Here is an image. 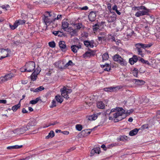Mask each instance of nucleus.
<instances>
[{
    "mask_svg": "<svg viewBox=\"0 0 160 160\" xmlns=\"http://www.w3.org/2000/svg\"><path fill=\"white\" fill-rule=\"evenodd\" d=\"M125 110L122 108L117 107L111 109L109 113V119L113 120L114 122H117L122 120L126 117Z\"/></svg>",
    "mask_w": 160,
    "mask_h": 160,
    "instance_id": "nucleus-1",
    "label": "nucleus"
},
{
    "mask_svg": "<svg viewBox=\"0 0 160 160\" xmlns=\"http://www.w3.org/2000/svg\"><path fill=\"white\" fill-rule=\"evenodd\" d=\"M152 44L149 43L148 44H143L141 43H138L135 44L136 50L137 52L138 55H140L141 57H144L145 54L143 53V49H145L147 48L151 47Z\"/></svg>",
    "mask_w": 160,
    "mask_h": 160,
    "instance_id": "nucleus-2",
    "label": "nucleus"
},
{
    "mask_svg": "<svg viewBox=\"0 0 160 160\" xmlns=\"http://www.w3.org/2000/svg\"><path fill=\"white\" fill-rule=\"evenodd\" d=\"M51 12L46 11L45 12V15L42 18L43 22L46 25V29L48 26L52 23L53 24L55 21V19L50 18L52 15L51 14Z\"/></svg>",
    "mask_w": 160,
    "mask_h": 160,
    "instance_id": "nucleus-3",
    "label": "nucleus"
},
{
    "mask_svg": "<svg viewBox=\"0 0 160 160\" xmlns=\"http://www.w3.org/2000/svg\"><path fill=\"white\" fill-rule=\"evenodd\" d=\"M10 52V50L8 48L6 49H0V60L9 57Z\"/></svg>",
    "mask_w": 160,
    "mask_h": 160,
    "instance_id": "nucleus-4",
    "label": "nucleus"
},
{
    "mask_svg": "<svg viewBox=\"0 0 160 160\" xmlns=\"http://www.w3.org/2000/svg\"><path fill=\"white\" fill-rule=\"evenodd\" d=\"M25 67L27 72H31L35 70V64L34 62L29 61L27 62Z\"/></svg>",
    "mask_w": 160,
    "mask_h": 160,
    "instance_id": "nucleus-5",
    "label": "nucleus"
},
{
    "mask_svg": "<svg viewBox=\"0 0 160 160\" xmlns=\"http://www.w3.org/2000/svg\"><path fill=\"white\" fill-rule=\"evenodd\" d=\"M60 92L62 97L68 99L69 98L68 94L72 92V90L64 86L63 88L60 89Z\"/></svg>",
    "mask_w": 160,
    "mask_h": 160,
    "instance_id": "nucleus-6",
    "label": "nucleus"
},
{
    "mask_svg": "<svg viewBox=\"0 0 160 160\" xmlns=\"http://www.w3.org/2000/svg\"><path fill=\"white\" fill-rule=\"evenodd\" d=\"M14 77V74L12 73L6 74L4 76L0 77V84L9 80Z\"/></svg>",
    "mask_w": 160,
    "mask_h": 160,
    "instance_id": "nucleus-7",
    "label": "nucleus"
},
{
    "mask_svg": "<svg viewBox=\"0 0 160 160\" xmlns=\"http://www.w3.org/2000/svg\"><path fill=\"white\" fill-rule=\"evenodd\" d=\"M83 43L87 48H93L94 46L95 42L93 40H92L91 41L85 40L83 41Z\"/></svg>",
    "mask_w": 160,
    "mask_h": 160,
    "instance_id": "nucleus-8",
    "label": "nucleus"
},
{
    "mask_svg": "<svg viewBox=\"0 0 160 160\" xmlns=\"http://www.w3.org/2000/svg\"><path fill=\"white\" fill-rule=\"evenodd\" d=\"M59 46L62 51L63 52H66L68 49L65 42L64 41H60L59 42Z\"/></svg>",
    "mask_w": 160,
    "mask_h": 160,
    "instance_id": "nucleus-9",
    "label": "nucleus"
},
{
    "mask_svg": "<svg viewBox=\"0 0 160 160\" xmlns=\"http://www.w3.org/2000/svg\"><path fill=\"white\" fill-rule=\"evenodd\" d=\"M91 132V131H81L78 134V136L80 138H83L88 136Z\"/></svg>",
    "mask_w": 160,
    "mask_h": 160,
    "instance_id": "nucleus-10",
    "label": "nucleus"
},
{
    "mask_svg": "<svg viewBox=\"0 0 160 160\" xmlns=\"http://www.w3.org/2000/svg\"><path fill=\"white\" fill-rule=\"evenodd\" d=\"M96 12L93 11L90 12L88 16V18L89 20L91 22H93L96 19Z\"/></svg>",
    "mask_w": 160,
    "mask_h": 160,
    "instance_id": "nucleus-11",
    "label": "nucleus"
},
{
    "mask_svg": "<svg viewBox=\"0 0 160 160\" xmlns=\"http://www.w3.org/2000/svg\"><path fill=\"white\" fill-rule=\"evenodd\" d=\"M81 45L79 44L78 45H74L71 46V48L73 52L76 53L79 49L81 48Z\"/></svg>",
    "mask_w": 160,
    "mask_h": 160,
    "instance_id": "nucleus-12",
    "label": "nucleus"
},
{
    "mask_svg": "<svg viewBox=\"0 0 160 160\" xmlns=\"http://www.w3.org/2000/svg\"><path fill=\"white\" fill-rule=\"evenodd\" d=\"M95 55V52L93 51L90 52H87L83 54V57L84 58H86L88 57H90L93 56Z\"/></svg>",
    "mask_w": 160,
    "mask_h": 160,
    "instance_id": "nucleus-13",
    "label": "nucleus"
},
{
    "mask_svg": "<svg viewBox=\"0 0 160 160\" xmlns=\"http://www.w3.org/2000/svg\"><path fill=\"white\" fill-rule=\"evenodd\" d=\"M148 11H139L137 12L135 14V16L138 17H139L140 16H143L144 15H147L148 13Z\"/></svg>",
    "mask_w": 160,
    "mask_h": 160,
    "instance_id": "nucleus-14",
    "label": "nucleus"
},
{
    "mask_svg": "<svg viewBox=\"0 0 160 160\" xmlns=\"http://www.w3.org/2000/svg\"><path fill=\"white\" fill-rule=\"evenodd\" d=\"M25 132V131H10V133L12 136L20 135Z\"/></svg>",
    "mask_w": 160,
    "mask_h": 160,
    "instance_id": "nucleus-15",
    "label": "nucleus"
},
{
    "mask_svg": "<svg viewBox=\"0 0 160 160\" xmlns=\"http://www.w3.org/2000/svg\"><path fill=\"white\" fill-rule=\"evenodd\" d=\"M133 82H134L135 84L139 86L144 85L145 83V82L144 81L137 79H134Z\"/></svg>",
    "mask_w": 160,
    "mask_h": 160,
    "instance_id": "nucleus-16",
    "label": "nucleus"
},
{
    "mask_svg": "<svg viewBox=\"0 0 160 160\" xmlns=\"http://www.w3.org/2000/svg\"><path fill=\"white\" fill-rule=\"evenodd\" d=\"M138 60V58L136 56L134 55L132 58L129 59V62L131 65H133Z\"/></svg>",
    "mask_w": 160,
    "mask_h": 160,
    "instance_id": "nucleus-17",
    "label": "nucleus"
},
{
    "mask_svg": "<svg viewBox=\"0 0 160 160\" xmlns=\"http://www.w3.org/2000/svg\"><path fill=\"white\" fill-rule=\"evenodd\" d=\"M99 35L101 36L98 37V39L99 41H102V40L104 41L106 40V34L105 32H100Z\"/></svg>",
    "mask_w": 160,
    "mask_h": 160,
    "instance_id": "nucleus-18",
    "label": "nucleus"
},
{
    "mask_svg": "<svg viewBox=\"0 0 160 160\" xmlns=\"http://www.w3.org/2000/svg\"><path fill=\"white\" fill-rule=\"evenodd\" d=\"M39 72L40 71H39L38 70L37 71L36 70H34L33 72L32 73L31 75V79L32 81H34L36 80L37 77V75Z\"/></svg>",
    "mask_w": 160,
    "mask_h": 160,
    "instance_id": "nucleus-19",
    "label": "nucleus"
},
{
    "mask_svg": "<svg viewBox=\"0 0 160 160\" xmlns=\"http://www.w3.org/2000/svg\"><path fill=\"white\" fill-rule=\"evenodd\" d=\"M132 9L134 11H140V10H144L146 11H148V9L147 8L144 6H143L138 7L134 6L133 7Z\"/></svg>",
    "mask_w": 160,
    "mask_h": 160,
    "instance_id": "nucleus-20",
    "label": "nucleus"
},
{
    "mask_svg": "<svg viewBox=\"0 0 160 160\" xmlns=\"http://www.w3.org/2000/svg\"><path fill=\"white\" fill-rule=\"evenodd\" d=\"M97 106L99 109H104L105 108V104L102 101H98L97 102Z\"/></svg>",
    "mask_w": 160,
    "mask_h": 160,
    "instance_id": "nucleus-21",
    "label": "nucleus"
},
{
    "mask_svg": "<svg viewBox=\"0 0 160 160\" xmlns=\"http://www.w3.org/2000/svg\"><path fill=\"white\" fill-rule=\"evenodd\" d=\"M68 23L66 21H63L62 22V28L63 29L64 31H66V29L69 27Z\"/></svg>",
    "mask_w": 160,
    "mask_h": 160,
    "instance_id": "nucleus-22",
    "label": "nucleus"
},
{
    "mask_svg": "<svg viewBox=\"0 0 160 160\" xmlns=\"http://www.w3.org/2000/svg\"><path fill=\"white\" fill-rule=\"evenodd\" d=\"M101 114V113L99 112L96 114H93L92 115L89 116V119L90 120H96L97 119L98 116L100 115Z\"/></svg>",
    "mask_w": 160,
    "mask_h": 160,
    "instance_id": "nucleus-23",
    "label": "nucleus"
},
{
    "mask_svg": "<svg viewBox=\"0 0 160 160\" xmlns=\"http://www.w3.org/2000/svg\"><path fill=\"white\" fill-rule=\"evenodd\" d=\"M114 16H110L107 18V21L108 22H112L115 21L116 19V15L115 14Z\"/></svg>",
    "mask_w": 160,
    "mask_h": 160,
    "instance_id": "nucleus-24",
    "label": "nucleus"
},
{
    "mask_svg": "<svg viewBox=\"0 0 160 160\" xmlns=\"http://www.w3.org/2000/svg\"><path fill=\"white\" fill-rule=\"evenodd\" d=\"M75 26L77 30L83 29L84 28V27L81 23H76L75 24Z\"/></svg>",
    "mask_w": 160,
    "mask_h": 160,
    "instance_id": "nucleus-25",
    "label": "nucleus"
},
{
    "mask_svg": "<svg viewBox=\"0 0 160 160\" xmlns=\"http://www.w3.org/2000/svg\"><path fill=\"white\" fill-rule=\"evenodd\" d=\"M118 62L120 64L121 66H126L127 63L126 61L122 58H121V59L119 60Z\"/></svg>",
    "mask_w": 160,
    "mask_h": 160,
    "instance_id": "nucleus-26",
    "label": "nucleus"
},
{
    "mask_svg": "<svg viewBox=\"0 0 160 160\" xmlns=\"http://www.w3.org/2000/svg\"><path fill=\"white\" fill-rule=\"evenodd\" d=\"M122 57L119 54H116L114 55L112 57L113 60L117 62L121 59Z\"/></svg>",
    "mask_w": 160,
    "mask_h": 160,
    "instance_id": "nucleus-27",
    "label": "nucleus"
},
{
    "mask_svg": "<svg viewBox=\"0 0 160 160\" xmlns=\"http://www.w3.org/2000/svg\"><path fill=\"white\" fill-rule=\"evenodd\" d=\"M22 145H16L15 146H9L7 147V149H17L22 148Z\"/></svg>",
    "mask_w": 160,
    "mask_h": 160,
    "instance_id": "nucleus-28",
    "label": "nucleus"
},
{
    "mask_svg": "<svg viewBox=\"0 0 160 160\" xmlns=\"http://www.w3.org/2000/svg\"><path fill=\"white\" fill-rule=\"evenodd\" d=\"M21 106V104L19 102L18 104L15 105L12 107V109L14 112L16 111Z\"/></svg>",
    "mask_w": 160,
    "mask_h": 160,
    "instance_id": "nucleus-29",
    "label": "nucleus"
},
{
    "mask_svg": "<svg viewBox=\"0 0 160 160\" xmlns=\"http://www.w3.org/2000/svg\"><path fill=\"white\" fill-rule=\"evenodd\" d=\"M15 22L16 23V25H17L18 27L19 25H22L25 23L26 22V21L19 19L16 20Z\"/></svg>",
    "mask_w": 160,
    "mask_h": 160,
    "instance_id": "nucleus-30",
    "label": "nucleus"
},
{
    "mask_svg": "<svg viewBox=\"0 0 160 160\" xmlns=\"http://www.w3.org/2000/svg\"><path fill=\"white\" fill-rule=\"evenodd\" d=\"M106 92H112L115 91L114 87H110L108 88H105L103 89Z\"/></svg>",
    "mask_w": 160,
    "mask_h": 160,
    "instance_id": "nucleus-31",
    "label": "nucleus"
},
{
    "mask_svg": "<svg viewBox=\"0 0 160 160\" xmlns=\"http://www.w3.org/2000/svg\"><path fill=\"white\" fill-rule=\"evenodd\" d=\"M148 127V124H145L143 125L139 129L135 128L133 130H143L146 129H147Z\"/></svg>",
    "mask_w": 160,
    "mask_h": 160,
    "instance_id": "nucleus-32",
    "label": "nucleus"
},
{
    "mask_svg": "<svg viewBox=\"0 0 160 160\" xmlns=\"http://www.w3.org/2000/svg\"><path fill=\"white\" fill-rule=\"evenodd\" d=\"M102 62H104L105 61L108 60L109 58V55L107 52L104 53L102 55Z\"/></svg>",
    "mask_w": 160,
    "mask_h": 160,
    "instance_id": "nucleus-33",
    "label": "nucleus"
},
{
    "mask_svg": "<svg viewBox=\"0 0 160 160\" xmlns=\"http://www.w3.org/2000/svg\"><path fill=\"white\" fill-rule=\"evenodd\" d=\"M55 99L57 101L60 103H61L63 101V98L60 95H57L55 97Z\"/></svg>",
    "mask_w": 160,
    "mask_h": 160,
    "instance_id": "nucleus-34",
    "label": "nucleus"
},
{
    "mask_svg": "<svg viewBox=\"0 0 160 160\" xmlns=\"http://www.w3.org/2000/svg\"><path fill=\"white\" fill-rule=\"evenodd\" d=\"M54 136V133L53 131H51L49 133L48 135L46 137V139H48L50 138H52Z\"/></svg>",
    "mask_w": 160,
    "mask_h": 160,
    "instance_id": "nucleus-35",
    "label": "nucleus"
},
{
    "mask_svg": "<svg viewBox=\"0 0 160 160\" xmlns=\"http://www.w3.org/2000/svg\"><path fill=\"white\" fill-rule=\"evenodd\" d=\"M62 64L63 63V62H62L61 61H58L57 62H56L55 63V64L56 66L58 67L60 69H63L64 68V66L63 67L62 66L60 65L61 63Z\"/></svg>",
    "mask_w": 160,
    "mask_h": 160,
    "instance_id": "nucleus-36",
    "label": "nucleus"
},
{
    "mask_svg": "<svg viewBox=\"0 0 160 160\" xmlns=\"http://www.w3.org/2000/svg\"><path fill=\"white\" fill-rule=\"evenodd\" d=\"M39 98H37L34 100H32L30 101V104H35L37 103L40 100Z\"/></svg>",
    "mask_w": 160,
    "mask_h": 160,
    "instance_id": "nucleus-37",
    "label": "nucleus"
},
{
    "mask_svg": "<svg viewBox=\"0 0 160 160\" xmlns=\"http://www.w3.org/2000/svg\"><path fill=\"white\" fill-rule=\"evenodd\" d=\"M138 69L134 68L132 71V73L133 75L136 77H138Z\"/></svg>",
    "mask_w": 160,
    "mask_h": 160,
    "instance_id": "nucleus-38",
    "label": "nucleus"
},
{
    "mask_svg": "<svg viewBox=\"0 0 160 160\" xmlns=\"http://www.w3.org/2000/svg\"><path fill=\"white\" fill-rule=\"evenodd\" d=\"M124 140H128V138L126 136H121L120 138H117V141H124Z\"/></svg>",
    "mask_w": 160,
    "mask_h": 160,
    "instance_id": "nucleus-39",
    "label": "nucleus"
},
{
    "mask_svg": "<svg viewBox=\"0 0 160 160\" xmlns=\"http://www.w3.org/2000/svg\"><path fill=\"white\" fill-rule=\"evenodd\" d=\"M99 25L98 24H96L93 26V30L94 32H97L99 29Z\"/></svg>",
    "mask_w": 160,
    "mask_h": 160,
    "instance_id": "nucleus-40",
    "label": "nucleus"
},
{
    "mask_svg": "<svg viewBox=\"0 0 160 160\" xmlns=\"http://www.w3.org/2000/svg\"><path fill=\"white\" fill-rule=\"evenodd\" d=\"M44 89V88L42 86H41L38 88H37L35 89L34 91L33 92H39V91H41Z\"/></svg>",
    "mask_w": 160,
    "mask_h": 160,
    "instance_id": "nucleus-41",
    "label": "nucleus"
},
{
    "mask_svg": "<svg viewBox=\"0 0 160 160\" xmlns=\"http://www.w3.org/2000/svg\"><path fill=\"white\" fill-rule=\"evenodd\" d=\"M140 61H141L143 63L146 64L148 66L151 65V63H149V62L147 60H145L143 58H141L140 59Z\"/></svg>",
    "mask_w": 160,
    "mask_h": 160,
    "instance_id": "nucleus-42",
    "label": "nucleus"
},
{
    "mask_svg": "<svg viewBox=\"0 0 160 160\" xmlns=\"http://www.w3.org/2000/svg\"><path fill=\"white\" fill-rule=\"evenodd\" d=\"M138 131H131L129 133V135L131 136H133L136 135Z\"/></svg>",
    "mask_w": 160,
    "mask_h": 160,
    "instance_id": "nucleus-43",
    "label": "nucleus"
},
{
    "mask_svg": "<svg viewBox=\"0 0 160 160\" xmlns=\"http://www.w3.org/2000/svg\"><path fill=\"white\" fill-rule=\"evenodd\" d=\"M57 133H62L64 135H68L69 134V132L67 131H55Z\"/></svg>",
    "mask_w": 160,
    "mask_h": 160,
    "instance_id": "nucleus-44",
    "label": "nucleus"
},
{
    "mask_svg": "<svg viewBox=\"0 0 160 160\" xmlns=\"http://www.w3.org/2000/svg\"><path fill=\"white\" fill-rule=\"evenodd\" d=\"M49 46L52 48H54L56 46V44L54 41H52L48 43Z\"/></svg>",
    "mask_w": 160,
    "mask_h": 160,
    "instance_id": "nucleus-45",
    "label": "nucleus"
},
{
    "mask_svg": "<svg viewBox=\"0 0 160 160\" xmlns=\"http://www.w3.org/2000/svg\"><path fill=\"white\" fill-rule=\"evenodd\" d=\"M75 127L77 130H82V125L80 124L76 125Z\"/></svg>",
    "mask_w": 160,
    "mask_h": 160,
    "instance_id": "nucleus-46",
    "label": "nucleus"
},
{
    "mask_svg": "<svg viewBox=\"0 0 160 160\" xmlns=\"http://www.w3.org/2000/svg\"><path fill=\"white\" fill-rule=\"evenodd\" d=\"M74 64L71 60H69L65 65V67H68L69 66H72Z\"/></svg>",
    "mask_w": 160,
    "mask_h": 160,
    "instance_id": "nucleus-47",
    "label": "nucleus"
},
{
    "mask_svg": "<svg viewBox=\"0 0 160 160\" xmlns=\"http://www.w3.org/2000/svg\"><path fill=\"white\" fill-rule=\"evenodd\" d=\"M10 27L11 29L14 30L18 27V25H16V23L14 22L13 25L10 24Z\"/></svg>",
    "mask_w": 160,
    "mask_h": 160,
    "instance_id": "nucleus-48",
    "label": "nucleus"
},
{
    "mask_svg": "<svg viewBox=\"0 0 160 160\" xmlns=\"http://www.w3.org/2000/svg\"><path fill=\"white\" fill-rule=\"evenodd\" d=\"M133 110L132 109H131L129 110H127L126 111H125V115L126 116H128L129 115H130V114L132 113L133 112Z\"/></svg>",
    "mask_w": 160,
    "mask_h": 160,
    "instance_id": "nucleus-49",
    "label": "nucleus"
},
{
    "mask_svg": "<svg viewBox=\"0 0 160 160\" xmlns=\"http://www.w3.org/2000/svg\"><path fill=\"white\" fill-rule=\"evenodd\" d=\"M58 36L59 37H62L63 36L65 37L66 35L65 33H64L63 32H61V31H58Z\"/></svg>",
    "mask_w": 160,
    "mask_h": 160,
    "instance_id": "nucleus-50",
    "label": "nucleus"
},
{
    "mask_svg": "<svg viewBox=\"0 0 160 160\" xmlns=\"http://www.w3.org/2000/svg\"><path fill=\"white\" fill-rule=\"evenodd\" d=\"M77 32L76 29H73L72 30V31L71 33L70 34V35L72 36H74L75 35H77Z\"/></svg>",
    "mask_w": 160,
    "mask_h": 160,
    "instance_id": "nucleus-51",
    "label": "nucleus"
},
{
    "mask_svg": "<svg viewBox=\"0 0 160 160\" xmlns=\"http://www.w3.org/2000/svg\"><path fill=\"white\" fill-rule=\"evenodd\" d=\"M1 8L3 9H5V11H7L8 9L10 8V6L8 5H3L1 7Z\"/></svg>",
    "mask_w": 160,
    "mask_h": 160,
    "instance_id": "nucleus-52",
    "label": "nucleus"
},
{
    "mask_svg": "<svg viewBox=\"0 0 160 160\" xmlns=\"http://www.w3.org/2000/svg\"><path fill=\"white\" fill-rule=\"evenodd\" d=\"M103 70L104 71L109 72L111 70L110 65L108 64V67H105Z\"/></svg>",
    "mask_w": 160,
    "mask_h": 160,
    "instance_id": "nucleus-53",
    "label": "nucleus"
},
{
    "mask_svg": "<svg viewBox=\"0 0 160 160\" xmlns=\"http://www.w3.org/2000/svg\"><path fill=\"white\" fill-rule=\"evenodd\" d=\"M95 150V153L99 154L100 152V148L99 147H97L93 149Z\"/></svg>",
    "mask_w": 160,
    "mask_h": 160,
    "instance_id": "nucleus-54",
    "label": "nucleus"
},
{
    "mask_svg": "<svg viewBox=\"0 0 160 160\" xmlns=\"http://www.w3.org/2000/svg\"><path fill=\"white\" fill-rule=\"evenodd\" d=\"M73 29L71 27H68L66 29V31L69 32L70 34Z\"/></svg>",
    "mask_w": 160,
    "mask_h": 160,
    "instance_id": "nucleus-55",
    "label": "nucleus"
},
{
    "mask_svg": "<svg viewBox=\"0 0 160 160\" xmlns=\"http://www.w3.org/2000/svg\"><path fill=\"white\" fill-rule=\"evenodd\" d=\"M52 105L51 107H53L56 106V101L54 100H53L52 102Z\"/></svg>",
    "mask_w": 160,
    "mask_h": 160,
    "instance_id": "nucleus-56",
    "label": "nucleus"
},
{
    "mask_svg": "<svg viewBox=\"0 0 160 160\" xmlns=\"http://www.w3.org/2000/svg\"><path fill=\"white\" fill-rule=\"evenodd\" d=\"M107 8L108 9V10L111 12V5L110 3H108L107 4Z\"/></svg>",
    "mask_w": 160,
    "mask_h": 160,
    "instance_id": "nucleus-57",
    "label": "nucleus"
},
{
    "mask_svg": "<svg viewBox=\"0 0 160 160\" xmlns=\"http://www.w3.org/2000/svg\"><path fill=\"white\" fill-rule=\"evenodd\" d=\"M122 88V86H118L116 87H114L115 91H116L117 89L119 90Z\"/></svg>",
    "mask_w": 160,
    "mask_h": 160,
    "instance_id": "nucleus-58",
    "label": "nucleus"
},
{
    "mask_svg": "<svg viewBox=\"0 0 160 160\" xmlns=\"http://www.w3.org/2000/svg\"><path fill=\"white\" fill-rule=\"evenodd\" d=\"M62 16L61 15H58L57 18H53V19H55V20H59L60 19H61L62 18Z\"/></svg>",
    "mask_w": 160,
    "mask_h": 160,
    "instance_id": "nucleus-59",
    "label": "nucleus"
},
{
    "mask_svg": "<svg viewBox=\"0 0 160 160\" xmlns=\"http://www.w3.org/2000/svg\"><path fill=\"white\" fill-rule=\"evenodd\" d=\"M20 70L22 72H27V71H26V68H25V67H23L21 68L20 69Z\"/></svg>",
    "mask_w": 160,
    "mask_h": 160,
    "instance_id": "nucleus-60",
    "label": "nucleus"
},
{
    "mask_svg": "<svg viewBox=\"0 0 160 160\" xmlns=\"http://www.w3.org/2000/svg\"><path fill=\"white\" fill-rule=\"evenodd\" d=\"M95 153V150H94V149H92L91 150V152L90 153V156L91 157L92 156L94 155V154Z\"/></svg>",
    "mask_w": 160,
    "mask_h": 160,
    "instance_id": "nucleus-61",
    "label": "nucleus"
},
{
    "mask_svg": "<svg viewBox=\"0 0 160 160\" xmlns=\"http://www.w3.org/2000/svg\"><path fill=\"white\" fill-rule=\"evenodd\" d=\"M58 31H54L52 32V34L56 36H58Z\"/></svg>",
    "mask_w": 160,
    "mask_h": 160,
    "instance_id": "nucleus-62",
    "label": "nucleus"
},
{
    "mask_svg": "<svg viewBox=\"0 0 160 160\" xmlns=\"http://www.w3.org/2000/svg\"><path fill=\"white\" fill-rule=\"evenodd\" d=\"M108 64L106 63L105 65H101V67L102 68H104L105 67H108Z\"/></svg>",
    "mask_w": 160,
    "mask_h": 160,
    "instance_id": "nucleus-63",
    "label": "nucleus"
},
{
    "mask_svg": "<svg viewBox=\"0 0 160 160\" xmlns=\"http://www.w3.org/2000/svg\"><path fill=\"white\" fill-rule=\"evenodd\" d=\"M88 9V7L87 6H85L81 8L82 10H87Z\"/></svg>",
    "mask_w": 160,
    "mask_h": 160,
    "instance_id": "nucleus-64",
    "label": "nucleus"
}]
</instances>
